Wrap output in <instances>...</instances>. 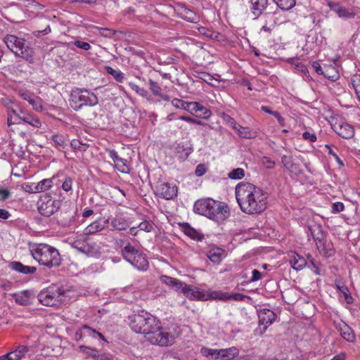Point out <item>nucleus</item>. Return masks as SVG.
<instances>
[{
  "instance_id": "1",
  "label": "nucleus",
  "mask_w": 360,
  "mask_h": 360,
  "mask_svg": "<svg viewBox=\"0 0 360 360\" xmlns=\"http://www.w3.org/2000/svg\"><path fill=\"white\" fill-rule=\"evenodd\" d=\"M240 210L248 214H260L266 208V196L263 191L248 182H240L235 189Z\"/></svg>"
},
{
  "instance_id": "2",
  "label": "nucleus",
  "mask_w": 360,
  "mask_h": 360,
  "mask_svg": "<svg viewBox=\"0 0 360 360\" xmlns=\"http://www.w3.org/2000/svg\"><path fill=\"white\" fill-rule=\"evenodd\" d=\"M193 211L217 223H222L230 214L228 205L212 198L197 200L194 203Z\"/></svg>"
},
{
  "instance_id": "3",
  "label": "nucleus",
  "mask_w": 360,
  "mask_h": 360,
  "mask_svg": "<svg viewBox=\"0 0 360 360\" xmlns=\"http://www.w3.org/2000/svg\"><path fill=\"white\" fill-rule=\"evenodd\" d=\"M30 252L34 260L49 269L58 267L61 264L62 258L58 250L51 245L34 244L30 248Z\"/></svg>"
},
{
  "instance_id": "4",
  "label": "nucleus",
  "mask_w": 360,
  "mask_h": 360,
  "mask_svg": "<svg viewBox=\"0 0 360 360\" xmlns=\"http://www.w3.org/2000/svg\"><path fill=\"white\" fill-rule=\"evenodd\" d=\"M69 102L71 108L77 111L83 106L97 105L98 99L94 93L84 88H75L70 92Z\"/></svg>"
},
{
  "instance_id": "5",
  "label": "nucleus",
  "mask_w": 360,
  "mask_h": 360,
  "mask_svg": "<svg viewBox=\"0 0 360 360\" xmlns=\"http://www.w3.org/2000/svg\"><path fill=\"white\" fill-rule=\"evenodd\" d=\"M67 292L68 290L63 287L53 285L41 291L38 295V300L43 305L57 306L65 301Z\"/></svg>"
},
{
  "instance_id": "6",
  "label": "nucleus",
  "mask_w": 360,
  "mask_h": 360,
  "mask_svg": "<svg viewBox=\"0 0 360 360\" xmlns=\"http://www.w3.org/2000/svg\"><path fill=\"white\" fill-rule=\"evenodd\" d=\"M7 47L16 56L26 60H31L33 51L28 46H25V40L15 35L8 34L4 39Z\"/></svg>"
},
{
  "instance_id": "7",
  "label": "nucleus",
  "mask_w": 360,
  "mask_h": 360,
  "mask_svg": "<svg viewBox=\"0 0 360 360\" xmlns=\"http://www.w3.org/2000/svg\"><path fill=\"white\" fill-rule=\"evenodd\" d=\"M130 327L137 333L143 334L145 336L151 331L153 326H155L156 319L146 312L134 314L130 317Z\"/></svg>"
},
{
  "instance_id": "8",
  "label": "nucleus",
  "mask_w": 360,
  "mask_h": 360,
  "mask_svg": "<svg viewBox=\"0 0 360 360\" xmlns=\"http://www.w3.org/2000/svg\"><path fill=\"white\" fill-rule=\"evenodd\" d=\"M124 258L139 270L145 271L148 267L146 256L128 243L122 250Z\"/></svg>"
},
{
  "instance_id": "9",
  "label": "nucleus",
  "mask_w": 360,
  "mask_h": 360,
  "mask_svg": "<svg viewBox=\"0 0 360 360\" xmlns=\"http://www.w3.org/2000/svg\"><path fill=\"white\" fill-rule=\"evenodd\" d=\"M146 339L153 345L165 347L174 343V336L169 332L163 330L158 321L153 326V329L146 335Z\"/></svg>"
},
{
  "instance_id": "10",
  "label": "nucleus",
  "mask_w": 360,
  "mask_h": 360,
  "mask_svg": "<svg viewBox=\"0 0 360 360\" xmlns=\"http://www.w3.org/2000/svg\"><path fill=\"white\" fill-rule=\"evenodd\" d=\"M331 127L338 136L343 139H351L354 135L353 127L342 120H333Z\"/></svg>"
},
{
  "instance_id": "11",
  "label": "nucleus",
  "mask_w": 360,
  "mask_h": 360,
  "mask_svg": "<svg viewBox=\"0 0 360 360\" xmlns=\"http://www.w3.org/2000/svg\"><path fill=\"white\" fill-rule=\"evenodd\" d=\"M181 292L191 300L204 301L208 300V296H207V294L204 291L200 290L196 287L187 285L186 283L183 286Z\"/></svg>"
},
{
  "instance_id": "12",
  "label": "nucleus",
  "mask_w": 360,
  "mask_h": 360,
  "mask_svg": "<svg viewBox=\"0 0 360 360\" xmlns=\"http://www.w3.org/2000/svg\"><path fill=\"white\" fill-rule=\"evenodd\" d=\"M160 195L165 200H172L177 196L178 188L175 184L162 183L158 187Z\"/></svg>"
},
{
  "instance_id": "13",
  "label": "nucleus",
  "mask_w": 360,
  "mask_h": 360,
  "mask_svg": "<svg viewBox=\"0 0 360 360\" xmlns=\"http://www.w3.org/2000/svg\"><path fill=\"white\" fill-rule=\"evenodd\" d=\"M177 13L184 20L193 23H198L200 17L193 11L188 8L184 4H180L177 6Z\"/></svg>"
},
{
  "instance_id": "14",
  "label": "nucleus",
  "mask_w": 360,
  "mask_h": 360,
  "mask_svg": "<svg viewBox=\"0 0 360 360\" xmlns=\"http://www.w3.org/2000/svg\"><path fill=\"white\" fill-rule=\"evenodd\" d=\"M328 6L332 11L335 12L341 18L349 19L354 17V13L350 12L339 3L330 1L328 2Z\"/></svg>"
},
{
  "instance_id": "15",
  "label": "nucleus",
  "mask_w": 360,
  "mask_h": 360,
  "mask_svg": "<svg viewBox=\"0 0 360 360\" xmlns=\"http://www.w3.org/2000/svg\"><path fill=\"white\" fill-rule=\"evenodd\" d=\"M18 95L23 100L27 101L30 105H32L34 110L37 112H41L43 110L44 108L39 98L34 99L32 97L30 92L22 90L18 91Z\"/></svg>"
},
{
  "instance_id": "16",
  "label": "nucleus",
  "mask_w": 360,
  "mask_h": 360,
  "mask_svg": "<svg viewBox=\"0 0 360 360\" xmlns=\"http://www.w3.org/2000/svg\"><path fill=\"white\" fill-rule=\"evenodd\" d=\"M250 11L253 16V19L258 18L262 13L263 11L266 8L268 0H250Z\"/></svg>"
},
{
  "instance_id": "17",
  "label": "nucleus",
  "mask_w": 360,
  "mask_h": 360,
  "mask_svg": "<svg viewBox=\"0 0 360 360\" xmlns=\"http://www.w3.org/2000/svg\"><path fill=\"white\" fill-rule=\"evenodd\" d=\"M108 223V219L100 218L87 226L84 230V233L85 235L95 234L103 230Z\"/></svg>"
},
{
  "instance_id": "18",
  "label": "nucleus",
  "mask_w": 360,
  "mask_h": 360,
  "mask_svg": "<svg viewBox=\"0 0 360 360\" xmlns=\"http://www.w3.org/2000/svg\"><path fill=\"white\" fill-rule=\"evenodd\" d=\"M276 316L275 313L270 309H264L260 310L258 314L259 323L264 325V328H266L268 325L271 324L275 321Z\"/></svg>"
},
{
  "instance_id": "19",
  "label": "nucleus",
  "mask_w": 360,
  "mask_h": 360,
  "mask_svg": "<svg viewBox=\"0 0 360 360\" xmlns=\"http://www.w3.org/2000/svg\"><path fill=\"white\" fill-rule=\"evenodd\" d=\"M336 328L340 333V335L345 340L349 342H353L355 340V335L352 329L345 323L342 322L337 325Z\"/></svg>"
},
{
  "instance_id": "20",
  "label": "nucleus",
  "mask_w": 360,
  "mask_h": 360,
  "mask_svg": "<svg viewBox=\"0 0 360 360\" xmlns=\"http://www.w3.org/2000/svg\"><path fill=\"white\" fill-rule=\"evenodd\" d=\"M8 266L11 269L26 275L33 274L37 271L35 266H25L22 263L16 261L11 262Z\"/></svg>"
},
{
  "instance_id": "21",
  "label": "nucleus",
  "mask_w": 360,
  "mask_h": 360,
  "mask_svg": "<svg viewBox=\"0 0 360 360\" xmlns=\"http://www.w3.org/2000/svg\"><path fill=\"white\" fill-rule=\"evenodd\" d=\"M308 231L312 236L314 241L321 242L326 238V234L320 224H313L308 226Z\"/></svg>"
},
{
  "instance_id": "22",
  "label": "nucleus",
  "mask_w": 360,
  "mask_h": 360,
  "mask_svg": "<svg viewBox=\"0 0 360 360\" xmlns=\"http://www.w3.org/2000/svg\"><path fill=\"white\" fill-rule=\"evenodd\" d=\"M160 279L162 283L170 286L174 290H176L177 292H180L183 288V286L186 283H184L175 278H172V277L167 276H161Z\"/></svg>"
},
{
  "instance_id": "23",
  "label": "nucleus",
  "mask_w": 360,
  "mask_h": 360,
  "mask_svg": "<svg viewBox=\"0 0 360 360\" xmlns=\"http://www.w3.org/2000/svg\"><path fill=\"white\" fill-rule=\"evenodd\" d=\"M72 246L79 252L86 255H91L94 253L93 247L86 241L75 240L72 243Z\"/></svg>"
},
{
  "instance_id": "24",
  "label": "nucleus",
  "mask_w": 360,
  "mask_h": 360,
  "mask_svg": "<svg viewBox=\"0 0 360 360\" xmlns=\"http://www.w3.org/2000/svg\"><path fill=\"white\" fill-rule=\"evenodd\" d=\"M316 245L319 251L325 256L330 257L333 255V245L330 241H327L326 238L321 242H316Z\"/></svg>"
},
{
  "instance_id": "25",
  "label": "nucleus",
  "mask_w": 360,
  "mask_h": 360,
  "mask_svg": "<svg viewBox=\"0 0 360 360\" xmlns=\"http://www.w3.org/2000/svg\"><path fill=\"white\" fill-rule=\"evenodd\" d=\"M53 204L54 201H52L51 200H48L46 202H42L38 207L39 212L41 215L50 217L56 210V207Z\"/></svg>"
},
{
  "instance_id": "26",
  "label": "nucleus",
  "mask_w": 360,
  "mask_h": 360,
  "mask_svg": "<svg viewBox=\"0 0 360 360\" xmlns=\"http://www.w3.org/2000/svg\"><path fill=\"white\" fill-rule=\"evenodd\" d=\"M184 233L193 240H201L203 236L191 227L188 223H183L181 225Z\"/></svg>"
},
{
  "instance_id": "27",
  "label": "nucleus",
  "mask_w": 360,
  "mask_h": 360,
  "mask_svg": "<svg viewBox=\"0 0 360 360\" xmlns=\"http://www.w3.org/2000/svg\"><path fill=\"white\" fill-rule=\"evenodd\" d=\"M224 250L220 248H213L207 253V257L214 264H219L224 254Z\"/></svg>"
},
{
  "instance_id": "28",
  "label": "nucleus",
  "mask_w": 360,
  "mask_h": 360,
  "mask_svg": "<svg viewBox=\"0 0 360 360\" xmlns=\"http://www.w3.org/2000/svg\"><path fill=\"white\" fill-rule=\"evenodd\" d=\"M313 68H314L316 73L319 75H323L325 77L330 79L331 81H335L338 79V75L337 73L334 74L333 75H330L328 74V72L330 70H333V68H330L329 67H325L324 70L321 66V65L317 62H314L312 64Z\"/></svg>"
},
{
  "instance_id": "29",
  "label": "nucleus",
  "mask_w": 360,
  "mask_h": 360,
  "mask_svg": "<svg viewBox=\"0 0 360 360\" xmlns=\"http://www.w3.org/2000/svg\"><path fill=\"white\" fill-rule=\"evenodd\" d=\"M20 113L23 114L22 122L30 124L35 128H40L41 122L38 117L32 113H26L23 110H20Z\"/></svg>"
},
{
  "instance_id": "30",
  "label": "nucleus",
  "mask_w": 360,
  "mask_h": 360,
  "mask_svg": "<svg viewBox=\"0 0 360 360\" xmlns=\"http://www.w3.org/2000/svg\"><path fill=\"white\" fill-rule=\"evenodd\" d=\"M111 226L117 231H124L129 227L128 221L122 217H115L110 221Z\"/></svg>"
},
{
  "instance_id": "31",
  "label": "nucleus",
  "mask_w": 360,
  "mask_h": 360,
  "mask_svg": "<svg viewBox=\"0 0 360 360\" xmlns=\"http://www.w3.org/2000/svg\"><path fill=\"white\" fill-rule=\"evenodd\" d=\"M16 303L20 305H27L30 303V292L27 290L13 294Z\"/></svg>"
},
{
  "instance_id": "32",
  "label": "nucleus",
  "mask_w": 360,
  "mask_h": 360,
  "mask_svg": "<svg viewBox=\"0 0 360 360\" xmlns=\"http://www.w3.org/2000/svg\"><path fill=\"white\" fill-rule=\"evenodd\" d=\"M109 156L113 160L115 164V167L117 168L122 172H124V167L126 166L125 160L122 158L119 157L117 153L115 150H108Z\"/></svg>"
},
{
  "instance_id": "33",
  "label": "nucleus",
  "mask_w": 360,
  "mask_h": 360,
  "mask_svg": "<svg viewBox=\"0 0 360 360\" xmlns=\"http://www.w3.org/2000/svg\"><path fill=\"white\" fill-rule=\"evenodd\" d=\"M290 262L291 266L296 271L302 270L307 264L306 259L299 255H295Z\"/></svg>"
},
{
  "instance_id": "34",
  "label": "nucleus",
  "mask_w": 360,
  "mask_h": 360,
  "mask_svg": "<svg viewBox=\"0 0 360 360\" xmlns=\"http://www.w3.org/2000/svg\"><path fill=\"white\" fill-rule=\"evenodd\" d=\"M28 349L26 346L20 345L13 352L8 353L9 360H20L27 352Z\"/></svg>"
},
{
  "instance_id": "35",
  "label": "nucleus",
  "mask_w": 360,
  "mask_h": 360,
  "mask_svg": "<svg viewBox=\"0 0 360 360\" xmlns=\"http://www.w3.org/2000/svg\"><path fill=\"white\" fill-rule=\"evenodd\" d=\"M54 146L60 150L65 149L68 146L67 139L63 134H58L51 136Z\"/></svg>"
},
{
  "instance_id": "36",
  "label": "nucleus",
  "mask_w": 360,
  "mask_h": 360,
  "mask_svg": "<svg viewBox=\"0 0 360 360\" xmlns=\"http://www.w3.org/2000/svg\"><path fill=\"white\" fill-rule=\"evenodd\" d=\"M238 354V350L234 347L221 349V360H232Z\"/></svg>"
},
{
  "instance_id": "37",
  "label": "nucleus",
  "mask_w": 360,
  "mask_h": 360,
  "mask_svg": "<svg viewBox=\"0 0 360 360\" xmlns=\"http://www.w3.org/2000/svg\"><path fill=\"white\" fill-rule=\"evenodd\" d=\"M55 179V177H52L51 179H45L40 181L38 183H36L37 188L38 190V193L44 192L49 190L53 184V181Z\"/></svg>"
},
{
  "instance_id": "38",
  "label": "nucleus",
  "mask_w": 360,
  "mask_h": 360,
  "mask_svg": "<svg viewBox=\"0 0 360 360\" xmlns=\"http://www.w3.org/2000/svg\"><path fill=\"white\" fill-rule=\"evenodd\" d=\"M282 10L288 11L295 6V0H273Z\"/></svg>"
},
{
  "instance_id": "39",
  "label": "nucleus",
  "mask_w": 360,
  "mask_h": 360,
  "mask_svg": "<svg viewBox=\"0 0 360 360\" xmlns=\"http://www.w3.org/2000/svg\"><path fill=\"white\" fill-rule=\"evenodd\" d=\"M238 136L245 139H253L255 137V132L251 131L248 127H240L235 129Z\"/></svg>"
},
{
  "instance_id": "40",
  "label": "nucleus",
  "mask_w": 360,
  "mask_h": 360,
  "mask_svg": "<svg viewBox=\"0 0 360 360\" xmlns=\"http://www.w3.org/2000/svg\"><path fill=\"white\" fill-rule=\"evenodd\" d=\"M208 300H219L223 301L229 300L228 292H224L221 291H213L210 293L207 294Z\"/></svg>"
},
{
  "instance_id": "41",
  "label": "nucleus",
  "mask_w": 360,
  "mask_h": 360,
  "mask_svg": "<svg viewBox=\"0 0 360 360\" xmlns=\"http://www.w3.org/2000/svg\"><path fill=\"white\" fill-rule=\"evenodd\" d=\"M148 87L154 96H162V89L157 82L153 80L152 79H149Z\"/></svg>"
},
{
  "instance_id": "42",
  "label": "nucleus",
  "mask_w": 360,
  "mask_h": 360,
  "mask_svg": "<svg viewBox=\"0 0 360 360\" xmlns=\"http://www.w3.org/2000/svg\"><path fill=\"white\" fill-rule=\"evenodd\" d=\"M281 162L283 166L290 172H295L296 169L295 165L292 162V158L288 155H283Z\"/></svg>"
},
{
  "instance_id": "43",
  "label": "nucleus",
  "mask_w": 360,
  "mask_h": 360,
  "mask_svg": "<svg viewBox=\"0 0 360 360\" xmlns=\"http://www.w3.org/2000/svg\"><path fill=\"white\" fill-rule=\"evenodd\" d=\"M106 71L109 75H112L117 82H122L124 76V73H122L121 71L116 70L109 66L106 67Z\"/></svg>"
},
{
  "instance_id": "44",
  "label": "nucleus",
  "mask_w": 360,
  "mask_h": 360,
  "mask_svg": "<svg viewBox=\"0 0 360 360\" xmlns=\"http://www.w3.org/2000/svg\"><path fill=\"white\" fill-rule=\"evenodd\" d=\"M221 118L226 124L231 127L234 130L240 127V124H238L233 117L226 113L222 114Z\"/></svg>"
},
{
  "instance_id": "45",
  "label": "nucleus",
  "mask_w": 360,
  "mask_h": 360,
  "mask_svg": "<svg viewBox=\"0 0 360 360\" xmlns=\"http://www.w3.org/2000/svg\"><path fill=\"white\" fill-rule=\"evenodd\" d=\"M197 112H195V115L197 117H202L204 119H207L211 115V111L207 109L205 106L199 103V108H196Z\"/></svg>"
},
{
  "instance_id": "46",
  "label": "nucleus",
  "mask_w": 360,
  "mask_h": 360,
  "mask_svg": "<svg viewBox=\"0 0 360 360\" xmlns=\"http://www.w3.org/2000/svg\"><path fill=\"white\" fill-rule=\"evenodd\" d=\"M245 176V171L242 168H236L229 172L228 176L231 179H241Z\"/></svg>"
},
{
  "instance_id": "47",
  "label": "nucleus",
  "mask_w": 360,
  "mask_h": 360,
  "mask_svg": "<svg viewBox=\"0 0 360 360\" xmlns=\"http://www.w3.org/2000/svg\"><path fill=\"white\" fill-rule=\"evenodd\" d=\"M62 183V188L63 191L68 192L72 190L73 180L70 176H65L63 179L58 180Z\"/></svg>"
},
{
  "instance_id": "48",
  "label": "nucleus",
  "mask_w": 360,
  "mask_h": 360,
  "mask_svg": "<svg viewBox=\"0 0 360 360\" xmlns=\"http://www.w3.org/2000/svg\"><path fill=\"white\" fill-rule=\"evenodd\" d=\"M70 145L74 150H78L79 151H86L89 147L86 143H83L78 139L72 140Z\"/></svg>"
},
{
  "instance_id": "49",
  "label": "nucleus",
  "mask_w": 360,
  "mask_h": 360,
  "mask_svg": "<svg viewBox=\"0 0 360 360\" xmlns=\"http://www.w3.org/2000/svg\"><path fill=\"white\" fill-rule=\"evenodd\" d=\"M75 222L74 212L69 211L68 217L60 219V224L63 226H70Z\"/></svg>"
},
{
  "instance_id": "50",
  "label": "nucleus",
  "mask_w": 360,
  "mask_h": 360,
  "mask_svg": "<svg viewBox=\"0 0 360 360\" xmlns=\"http://www.w3.org/2000/svg\"><path fill=\"white\" fill-rule=\"evenodd\" d=\"M129 86H130V88L132 90H134L139 95H140L144 98L147 97L148 94V91L145 89L139 87L138 85H136V84H134L133 82H129Z\"/></svg>"
},
{
  "instance_id": "51",
  "label": "nucleus",
  "mask_w": 360,
  "mask_h": 360,
  "mask_svg": "<svg viewBox=\"0 0 360 360\" xmlns=\"http://www.w3.org/2000/svg\"><path fill=\"white\" fill-rule=\"evenodd\" d=\"M154 224L151 221L145 220L140 223L138 226L141 231L150 232L153 229Z\"/></svg>"
},
{
  "instance_id": "52",
  "label": "nucleus",
  "mask_w": 360,
  "mask_h": 360,
  "mask_svg": "<svg viewBox=\"0 0 360 360\" xmlns=\"http://www.w3.org/2000/svg\"><path fill=\"white\" fill-rule=\"evenodd\" d=\"M98 31V34L104 37H112L115 35V31L113 30L103 28V27H96Z\"/></svg>"
},
{
  "instance_id": "53",
  "label": "nucleus",
  "mask_w": 360,
  "mask_h": 360,
  "mask_svg": "<svg viewBox=\"0 0 360 360\" xmlns=\"http://www.w3.org/2000/svg\"><path fill=\"white\" fill-rule=\"evenodd\" d=\"M82 330L84 331V335H91V334H96L101 339L104 340V336L102 333L97 332L96 330L86 325L82 326Z\"/></svg>"
},
{
  "instance_id": "54",
  "label": "nucleus",
  "mask_w": 360,
  "mask_h": 360,
  "mask_svg": "<svg viewBox=\"0 0 360 360\" xmlns=\"http://www.w3.org/2000/svg\"><path fill=\"white\" fill-rule=\"evenodd\" d=\"M199 108V103L198 102H186L184 110L191 112V114H195L197 109Z\"/></svg>"
},
{
  "instance_id": "55",
  "label": "nucleus",
  "mask_w": 360,
  "mask_h": 360,
  "mask_svg": "<svg viewBox=\"0 0 360 360\" xmlns=\"http://www.w3.org/2000/svg\"><path fill=\"white\" fill-rule=\"evenodd\" d=\"M22 188L24 189L25 191L30 193H38L36 183L24 184L22 185Z\"/></svg>"
},
{
  "instance_id": "56",
  "label": "nucleus",
  "mask_w": 360,
  "mask_h": 360,
  "mask_svg": "<svg viewBox=\"0 0 360 360\" xmlns=\"http://www.w3.org/2000/svg\"><path fill=\"white\" fill-rule=\"evenodd\" d=\"M80 349L84 352L88 354L89 355L92 356L96 360V356L100 355L97 350H96L94 349L89 348V347H87L86 346H80Z\"/></svg>"
},
{
  "instance_id": "57",
  "label": "nucleus",
  "mask_w": 360,
  "mask_h": 360,
  "mask_svg": "<svg viewBox=\"0 0 360 360\" xmlns=\"http://www.w3.org/2000/svg\"><path fill=\"white\" fill-rule=\"evenodd\" d=\"M338 289L342 292L344 295L345 300L347 303H351L352 301V297L349 294L348 288L345 285H337Z\"/></svg>"
},
{
  "instance_id": "58",
  "label": "nucleus",
  "mask_w": 360,
  "mask_h": 360,
  "mask_svg": "<svg viewBox=\"0 0 360 360\" xmlns=\"http://www.w3.org/2000/svg\"><path fill=\"white\" fill-rule=\"evenodd\" d=\"M228 296H229V300H233L235 301H243V300H245V298H249L248 296L240 294V293H232L231 294V293L228 292Z\"/></svg>"
},
{
  "instance_id": "59",
  "label": "nucleus",
  "mask_w": 360,
  "mask_h": 360,
  "mask_svg": "<svg viewBox=\"0 0 360 360\" xmlns=\"http://www.w3.org/2000/svg\"><path fill=\"white\" fill-rule=\"evenodd\" d=\"M74 45L77 48L83 49L84 51H88L91 49V45L85 41L77 40L74 41Z\"/></svg>"
},
{
  "instance_id": "60",
  "label": "nucleus",
  "mask_w": 360,
  "mask_h": 360,
  "mask_svg": "<svg viewBox=\"0 0 360 360\" xmlns=\"http://www.w3.org/2000/svg\"><path fill=\"white\" fill-rule=\"evenodd\" d=\"M20 110H22V108H19L18 110H15V109H13V108H11V110L8 111L9 112H11L15 120H16V122H18V120H21L22 121V117H23V114L22 113H20Z\"/></svg>"
},
{
  "instance_id": "61",
  "label": "nucleus",
  "mask_w": 360,
  "mask_h": 360,
  "mask_svg": "<svg viewBox=\"0 0 360 360\" xmlns=\"http://www.w3.org/2000/svg\"><path fill=\"white\" fill-rule=\"evenodd\" d=\"M345 209V205L341 202H334L332 205V212L333 213H339L343 211Z\"/></svg>"
},
{
  "instance_id": "62",
  "label": "nucleus",
  "mask_w": 360,
  "mask_h": 360,
  "mask_svg": "<svg viewBox=\"0 0 360 360\" xmlns=\"http://www.w3.org/2000/svg\"><path fill=\"white\" fill-rule=\"evenodd\" d=\"M262 163L267 169H272L274 167L275 162L268 157H263L262 158Z\"/></svg>"
},
{
  "instance_id": "63",
  "label": "nucleus",
  "mask_w": 360,
  "mask_h": 360,
  "mask_svg": "<svg viewBox=\"0 0 360 360\" xmlns=\"http://www.w3.org/2000/svg\"><path fill=\"white\" fill-rule=\"evenodd\" d=\"M207 172V168L204 164H200L196 167L195 174L197 176L204 175Z\"/></svg>"
},
{
  "instance_id": "64",
  "label": "nucleus",
  "mask_w": 360,
  "mask_h": 360,
  "mask_svg": "<svg viewBox=\"0 0 360 360\" xmlns=\"http://www.w3.org/2000/svg\"><path fill=\"white\" fill-rule=\"evenodd\" d=\"M186 102L187 101H184L183 100L178 99V98H174L172 101V105L174 106H175L176 108H181V109H184L185 108Z\"/></svg>"
}]
</instances>
